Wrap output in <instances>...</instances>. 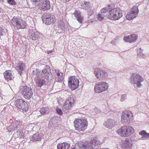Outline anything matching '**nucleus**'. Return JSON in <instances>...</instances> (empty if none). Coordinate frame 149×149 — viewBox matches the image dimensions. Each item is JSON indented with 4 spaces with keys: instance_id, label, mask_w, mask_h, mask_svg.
<instances>
[{
    "instance_id": "nucleus-15",
    "label": "nucleus",
    "mask_w": 149,
    "mask_h": 149,
    "mask_svg": "<svg viewBox=\"0 0 149 149\" xmlns=\"http://www.w3.org/2000/svg\"><path fill=\"white\" fill-rule=\"evenodd\" d=\"M94 74L96 78L100 80H102V79L107 78L108 77L107 72L99 68L96 69L95 70Z\"/></svg>"
},
{
    "instance_id": "nucleus-7",
    "label": "nucleus",
    "mask_w": 149,
    "mask_h": 149,
    "mask_svg": "<svg viewBox=\"0 0 149 149\" xmlns=\"http://www.w3.org/2000/svg\"><path fill=\"white\" fill-rule=\"evenodd\" d=\"M11 22L17 29H24L26 25L25 21L15 17L11 19Z\"/></svg>"
},
{
    "instance_id": "nucleus-25",
    "label": "nucleus",
    "mask_w": 149,
    "mask_h": 149,
    "mask_svg": "<svg viewBox=\"0 0 149 149\" xmlns=\"http://www.w3.org/2000/svg\"><path fill=\"white\" fill-rule=\"evenodd\" d=\"M43 135L42 133H36L32 137V139L34 141H40L42 138Z\"/></svg>"
},
{
    "instance_id": "nucleus-39",
    "label": "nucleus",
    "mask_w": 149,
    "mask_h": 149,
    "mask_svg": "<svg viewBox=\"0 0 149 149\" xmlns=\"http://www.w3.org/2000/svg\"><path fill=\"white\" fill-rule=\"evenodd\" d=\"M55 73L56 74V75H58V74L61 73V72H60L59 70L58 69H55Z\"/></svg>"
},
{
    "instance_id": "nucleus-10",
    "label": "nucleus",
    "mask_w": 149,
    "mask_h": 149,
    "mask_svg": "<svg viewBox=\"0 0 149 149\" xmlns=\"http://www.w3.org/2000/svg\"><path fill=\"white\" fill-rule=\"evenodd\" d=\"M53 72V70H51L50 67L47 65H45L44 69L42 70V73L45 76L47 77L46 79H48L49 81L52 80L54 77Z\"/></svg>"
},
{
    "instance_id": "nucleus-44",
    "label": "nucleus",
    "mask_w": 149,
    "mask_h": 149,
    "mask_svg": "<svg viewBox=\"0 0 149 149\" xmlns=\"http://www.w3.org/2000/svg\"><path fill=\"white\" fill-rule=\"evenodd\" d=\"M1 9L0 8V13H1Z\"/></svg>"
},
{
    "instance_id": "nucleus-14",
    "label": "nucleus",
    "mask_w": 149,
    "mask_h": 149,
    "mask_svg": "<svg viewBox=\"0 0 149 149\" xmlns=\"http://www.w3.org/2000/svg\"><path fill=\"white\" fill-rule=\"evenodd\" d=\"M132 114L130 111L123 112L122 113L121 121L124 124H127L130 122Z\"/></svg>"
},
{
    "instance_id": "nucleus-1",
    "label": "nucleus",
    "mask_w": 149,
    "mask_h": 149,
    "mask_svg": "<svg viewBox=\"0 0 149 149\" xmlns=\"http://www.w3.org/2000/svg\"><path fill=\"white\" fill-rule=\"evenodd\" d=\"M100 145L99 142L95 139L92 140L90 143H80L76 144L72 149H95Z\"/></svg>"
},
{
    "instance_id": "nucleus-16",
    "label": "nucleus",
    "mask_w": 149,
    "mask_h": 149,
    "mask_svg": "<svg viewBox=\"0 0 149 149\" xmlns=\"http://www.w3.org/2000/svg\"><path fill=\"white\" fill-rule=\"evenodd\" d=\"M38 8L42 11L47 10L50 8L49 1L48 0H42L38 4Z\"/></svg>"
},
{
    "instance_id": "nucleus-17",
    "label": "nucleus",
    "mask_w": 149,
    "mask_h": 149,
    "mask_svg": "<svg viewBox=\"0 0 149 149\" xmlns=\"http://www.w3.org/2000/svg\"><path fill=\"white\" fill-rule=\"evenodd\" d=\"M109 8L108 6L102 9L97 15V18L100 21H102L104 19V17L106 16H107V13L108 12Z\"/></svg>"
},
{
    "instance_id": "nucleus-13",
    "label": "nucleus",
    "mask_w": 149,
    "mask_h": 149,
    "mask_svg": "<svg viewBox=\"0 0 149 149\" xmlns=\"http://www.w3.org/2000/svg\"><path fill=\"white\" fill-rule=\"evenodd\" d=\"M79 81L78 79L74 77H71L69 78L68 83L70 86L71 90H73L78 87Z\"/></svg>"
},
{
    "instance_id": "nucleus-12",
    "label": "nucleus",
    "mask_w": 149,
    "mask_h": 149,
    "mask_svg": "<svg viewBox=\"0 0 149 149\" xmlns=\"http://www.w3.org/2000/svg\"><path fill=\"white\" fill-rule=\"evenodd\" d=\"M131 10L127 13L126 16V18L129 20L136 17L138 15L139 13V10L137 6L133 7L131 9Z\"/></svg>"
},
{
    "instance_id": "nucleus-28",
    "label": "nucleus",
    "mask_w": 149,
    "mask_h": 149,
    "mask_svg": "<svg viewBox=\"0 0 149 149\" xmlns=\"http://www.w3.org/2000/svg\"><path fill=\"white\" fill-rule=\"evenodd\" d=\"M74 15L78 22L81 23L82 22L83 18L81 15L80 11H76L74 13Z\"/></svg>"
},
{
    "instance_id": "nucleus-23",
    "label": "nucleus",
    "mask_w": 149,
    "mask_h": 149,
    "mask_svg": "<svg viewBox=\"0 0 149 149\" xmlns=\"http://www.w3.org/2000/svg\"><path fill=\"white\" fill-rule=\"evenodd\" d=\"M50 109L47 106L42 107L39 110V112L42 115L48 114L50 113Z\"/></svg>"
},
{
    "instance_id": "nucleus-26",
    "label": "nucleus",
    "mask_w": 149,
    "mask_h": 149,
    "mask_svg": "<svg viewBox=\"0 0 149 149\" xmlns=\"http://www.w3.org/2000/svg\"><path fill=\"white\" fill-rule=\"evenodd\" d=\"M5 78L7 80H11L13 78V76L11 73V71L8 70L5 71L3 73Z\"/></svg>"
},
{
    "instance_id": "nucleus-9",
    "label": "nucleus",
    "mask_w": 149,
    "mask_h": 149,
    "mask_svg": "<svg viewBox=\"0 0 149 149\" xmlns=\"http://www.w3.org/2000/svg\"><path fill=\"white\" fill-rule=\"evenodd\" d=\"M108 84L106 82L101 81L95 86V91L96 93H101L106 91L108 88Z\"/></svg>"
},
{
    "instance_id": "nucleus-41",
    "label": "nucleus",
    "mask_w": 149,
    "mask_h": 149,
    "mask_svg": "<svg viewBox=\"0 0 149 149\" xmlns=\"http://www.w3.org/2000/svg\"><path fill=\"white\" fill-rule=\"evenodd\" d=\"M142 52V50L141 48H139L137 50V53L138 54H139L141 53Z\"/></svg>"
},
{
    "instance_id": "nucleus-38",
    "label": "nucleus",
    "mask_w": 149,
    "mask_h": 149,
    "mask_svg": "<svg viewBox=\"0 0 149 149\" xmlns=\"http://www.w3.org/2000/svg\"><path fill=\"white\" fill-rule=\"evenodd\" d=\"M6 34L4 30L0 27V36L4 35Z\"/></svg>"
},
{
    "instance_id": "nucleus-29",
    "label": "nucleus",
    "mask_w": 149,
    "mask_h": 149,
    "mask_svg": "<svg viewBox=\"0 0 149 149\" xmlns=\"http://www.w3.org/2000/svg\"><path fill=\"white\" fill-rule=\"evenodd\" d=\"M90 3L89 2L83 1L81 2V5L82 8L84 10H87L90 8Z\"/></svg>"
},
{
    "instance_id": "nucleus-37",
    "label": "nucleus",
    "mask_w": 149,
    "mask_h": 149,
    "mask_svg": "<svg viewBox=\"0 0 149 149\" xmlns=\"http://www.w3.org/2000/svg\"><path fill=\"white\" fill-rule=\"evenodd\" d=\"M127 99V95L126 94H123L121 95L120 101L121 102L124 101Z\"/></svg>"
},
{
    "instance_id": "nucleus-32",
    "label": "nucleus",
    "mask_w": 149,
    "mask_h": 149,
    "mask_svg": "<svg viewBox=\"0 0 149 149\" xmlns=\"http://www.w3.org/2000/svg\"><path fill=\"white\" fill-rule=\"evenodd\" d=\"M63 73H61L58 75L55 76V80L57 82H61L63 79Z\"/></svg>"
},
{
    "instance_id": "nucleus-2",
    "label": "nucleus",
    "mask_w": 149,
    "mask_h": 149,
    "mask_svg": "<svg viewBox=\"0 0 149 149\" xmlns=\"http://www.w3.org/2000/svg\"><path fill=\"white\" fill-rule=\"evenodd\" d=\"M108 7L109 9L107 17L109 19L112 20H117L122 16V12L119 9L114 8L112 4H110Z\"/></svg>"
},
{
    "instance_id": "nucleus-36",
    "label": "nucleus",
    "mask_w": 149,
    "mask_h": 149,
    "mask_svg": "<svg viewBox=\"0 0 149 149\" xmlns=\"http://www.w3.org/2000/svg\"><path fill=\"white\" fill-rule=\"evenodd\" d=\"M8 2L12 5H15L17 4L16 2L14 0H8Z\"/></svg>"
},
{
    "instance_id": "nucleus-43",
    "label": "nucleus",
    "mask_w": 149,
    "mask_h": 149,
    "mask_svg": "<svg viewBox=\"0 0 149 149\" xmlns=\"http://www.w3.org/2000/svg\"><path fill=\"white\" fill-rule=\"evenodd\" d=\"M19 125H17L16 127L14 128V130H17L18 128H19Z\"/></svg>"
},
{
    "instance_id": "nucleus-24",
    "label": "nucleus",
    "mask_w": 149,
    "mask_h": 149,
    "mask_svg": "<svg viewBox=\"0 0 149 149\" xmlns=\"http://www.w3.org/2000/svg\"><path fill=\"white\" fill-rule=\"evenodd\" d=\"M70 146V143L66 142H63L61 144H58L57 146L58 149H68Z\"/></svg>"
},
{
    "instance_id": "nucleus-46",
    "label": "nucleus",
    "mask_w": 149,
    "mask_h": 149,
    "mask_svg": "<svg viewBox=\"0 0 149 149\" xmlns=\"http://www.w3.org/2000/svg\"><path fill=\"white\" fill-rule=\"evenodd\" d=\"M3 0H0V1L3 2Z\"/></svg>"
},
{
    "instance_id": "nucleus-31",
    "label": "nucleus",
    "mask_w": 149,
    "mask_h": 149,
    "mask_svg": "<svg viewBox=\"0 0 149 149\" xmlns=\"http://www.w3.org/2000/svg\"><path fill=\"white\" fill-rule=\"evenodd\" d=\"M127 132H128V136H129L133 134L134 132V129L132 127L126 126Z\"/></svg>"
},
{
    "instance_id": "nucleus-19",
    "label": "nucleus",
    "mask_w": 149,
    "mask_h": 149,
    "mask_svg": "<svg viewBox=\"0 0 149 149\" xmlns=\"http://www.w3.org/2000/svg\"><path fill=\"white\" fill-rule=\"evenodd\" d=\"M118 124V123L115 120L109 119L105 121L104 125L106 127L109 129H111L114 126L117 125Z\"/></svg>"
},
{
    "instance_id": "nucleus-45",
    "label": "nucleus",
    "mask_w": 149,
    "mask_h": 149,
    "mask_svg": "<svg viewBox=\"0 0 149 149\" xmlns=\"http://www.w3.org/2000/svg\"><path fill=\"white\" fill-rule=\"evenodd\" d=\"M66 1H69L70 0H65Z\"/></svg>"
},
{
    "instance_id": "nucleus-34",
    "label": "nucleus",
    "mask_w": 149,
    "mask_h": 149,
    "mask_svg": "<svg viewBox=\"0 0 149 149\" xmlns=\"http://www.w3.org/2000/svg\"><path fill=\"white\" fill-rule=\"evenodd\" d=\"M57 113L60 115H62L63 114L62 110L58 107H57L55 109Z\"/></svg>"
},
{
    "instance_id": "nucleus-6",
    "label": "nucleus",
    "mask_w": 149,
    "mask_h": 149,
    "mask_svg": "<svg viewBox=\"0 0 149 149\" xmlns=\"http://www.w3.org/2000/svg\"><path fill=\"white\" fill-rule=\"evenodd\" d=\"M41 18L43 23L47 25L54 24L56 21L55 17L49 13L43 14Z\"/></svg>"
},
{
    "instance_id": "nucleus-20",
    "label": "nucleus",
    "mask_w": 149,
    "mask_h": 149,
    "mask_svg": "<svg viewBox=\"0 0 149 149\" xmlns=\"http://www.w3.org/2000/svg\"><path fill=\"white\" fill-rule=\"evenodd\" d=\"M28 36L32 40H36L39 36L38 33L35 29H30L29 31Z\"/></svg>"
},
{
    "instance_id": "nucleus-4",
    "label": "nucleus",
    "mask_w": 149,
    "mask_h": 149,
    "mask_svg": "<svg viewBox=\"0 0 149 149\" xmlns=\"http://www.w3.org/2000/svg\"><path fill=\"white\" fill-rule=\"evenodd\" d=\"M19 91L26 99H29L33 96V93L30 87L25 85L21 86L19 88Z\"/></svg>"
},
{
    "instance_id": "nucleus-30",
    "label": "nucleus",
    "mask_w": 149,
    "mask_h": 149,
    "mask_svg": "<svg viewBox=\"0 0 149 149\" xmlns=\"http://www.w3.org/2000/svg\"><path fill=\"white\" fill-rule=\"evenodd\" d=\"M132 144L127 140L124 141L122 145L123 147L125 149L129 148L132 147Z\"/></svg>"
},
{
    "instance_id": "nucleus-33",
    "label": "nucleus",
    "mask_w": 149,
    "mask_h": 149,
    "mask_svg": "<svg viewBox=\"0 0 149 149\" xmlns=\"http://www.w3.org/2000/svg\"><path fill=\"white\" fill-rule=\"evenodd\" d=\"M139 134L143 137L149 138V133H147L145 131H142L139 133Z\"/></svg>"
},
{
    "instance_id": "nucleus-18",
    "label": "nucleus",
    "mask_w": 149,
    "mask_h": 149,
    "mask_svg": "<svg viewBox=\"0 0 149 149\" xmlns=\"http://www.w3.org/2000/svg\"><path fill=\"white\" fill-rule=\"evenodd\" d=\"M48 79L42 77H40L38 76L36 80V86L40 88L42 86L46 85Z\"/></svg>"
},
{
    "instance_id": "nucleus-40",
    "label": "nucleus",
    "mask_w": 149,
    "mask_h": 149,
    "mask_svg": "<svg viewBox=\"0 0 149 149\" xmlns=\"http://www.w3.org/2000/svg\"><path fill=\"white\" fill-rule=\"evenodd\" d=\"M58 27L59 28H60L61 29H62V30H63L64 28V25L63 24H61L60 25H59L58 26Z\"/></svg>"
},
{
    "instance_id": "nucleus-11",
    "label": "nucleus",
    "mask_w": 149,
    "mask_h": 149,
    "mask_svg": "<svg viewBox=\"0 0 149 149\" xmlns=\"http://www.w3.org/2000/svg\"><path fill=\"white\" fill-rule=\"evenodd\" d=\"M14 104L15 106L20 109L25 111L28 110L27 104L22 99H18L15 102Z\"/></svg>"
},
{
    "instance_id": "nucleus-35",
    "label": "nucleus",
    "mask_w": 149,
    "mask_h": 149,
    "mask_svg": "<svg viewBox=\"0 0 149 149\" xmlns=\"http://www.w3.org/2000/svg\"><path fill=\"white\" fill-rule=\"evenodd\" d=\"M94 13L93 9L90 8L89 10L88 11V15L89 17L93 14Z\"/></svg>"
},
{
    "instance_id": "nucleus-5",
    "label": "nucleus",
    "mask_w": 149,
    "mask_h": 149,
    "mask_svg": "<svg viewBox=\"0 0 149 149\" xmlns=\"http://www.w3.org/2000/svg\"><path fill=\"white\" fill-rule=\"evenodd\" d=\"M131 83L134 84L135 86L137 88H140L141 86V83L144 81L143 78L139 75L133 74L131 76L130 79Z\"/></svg>"
},
{
    "instance_id": "nucleus-3",
    "label": "nucleus",
    "mask_w": 149,
    "mask_h": 149,
    "mask_svg": "<svg viewBox=\"0 0 149 149\" xmlns=\"http://www.w3.org/2000/svg\"><path fill=\"white\" fill-rule=\"evenodd\" d=\"M74 124L75 129L79 131L86 129L88 124L85 118L76 119L74 121Z\"/></svg>"
},
{
    "instance_id": "nucleus-47",
    "label": "nucleus",
    "mask_w": 149,
    "mask_h": 149,
    "mask_svg": "<svg viewBox=\"0 0 149 149\" xmlns=\"http://www.w3.org/2000/svg\"><path fill=\"white\" fill-rule=\"evenodd\" d=\"M49 52L50 53H51V52H52V51H49Z\"/></svg>"
},
{
    "instance_id": "nucleus-21",
    "label": "nucleus",
    "mask_w": 149,
    "mask_h": 149,
    "mask_svg": "<svg viewBox=\"0 0 149 149\" xmlns=\"http://www.w3.org/2000/svg\"><path fill=\"white\" fill-rule=\"evenodd\" d=\"M137 36L135 34L130 35L128 36H125L124 37V40L126 41L131 42L135 41L137 39Z\"/></svg>"
},
{
    "instance_id": "nucleus-27",
    "label": "nucleus",
    "mask_w": 149,
    "mask_h": 149,
    "mask_svg": "<svg viewBox=\"0 0 149 149\" xmlns=\"http://www.w3.org/2000/svg\"><path fill=\"white\" fill-rule=\"evenodd\" d=\"M16 68L19 72H20L23 70L24 64L22 61H19L15 64Z\"/></svg>"
},
{
    "instance_id": "nucleus-8",
    "label": "nucleus",
    "mask_w": 149,
    "mask_h": 149,
    "mask_svg": "<svg viewBox=\"0 0 149 149\" xmlns=\"http://www.w3.org/2000/svg\"><path fill=\"white\" fill-rule=\"evenodd\" d=\"M75 102L74 99L73 97H70L66 100L62 107L63 111L67 112L70 110L71 107L74 105Z\"/></svg>"
},
{
    "instance_id": "nucleus-42",
    "label": "nucleus",
    "mask_w": 149,
    "mask_h": 149,
    "mask_svg": "<svg viewBox=\"0 0 149 149\" xmlns=\"http://www.w3.org/2000/svg\"><path fill=\"white\" fill-rule=\"evenodd\" d=\"M42 0H31V1L33 2H41Z\"/></svg>"
},
{
    "instance_id": "nucleus-22",
    "label": "nucleus",
    "mask_w": 149,
    "mask_h": 149,
    "mask_svg": "<svg viewBox=\"0 0 149 149\" xmlns=\"http://www.w3.org/2000/svg\"><path fill=\"white\" fill-rule=\"evenodd\" d=\"M126 126H124L121 128L118 131V133L120 135L124 136H128V132H127Z\"/></svg>"
}]
</instances>
